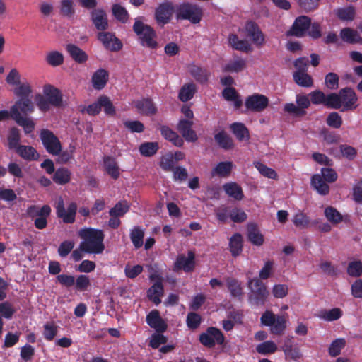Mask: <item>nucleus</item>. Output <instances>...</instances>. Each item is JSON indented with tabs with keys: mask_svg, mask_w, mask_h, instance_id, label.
Wrapping results in <instances>:
<instances>
[{
	"mask_svg": "<svg viewBox=\"0 0 362 362\" xmlns=\"http://www.w3.org/2000/svg\"><path fill=\"white\" fill-rule=\"evenodd\" d=\"M78 236L83 239L80 249L89 254H100L105 249L103 243L104 234L103 230L92 228H84L78 231Z\"/></svg>",
	"mask_w": 362,
	"mask_h": 362,
	"instance_id": "obj_1",
	"label": "nucleus"
},
{
	"mask_svg": "<svg viewBox=\"0 0 362 362\" xmlns=\"http://www.w3.org/2000/svg\"><path fill=\"white\" fill-rule=\"evenodd\" d=\"M330 103L332 109L340 110L341 112L352 111L358 107V96L356 92L350 87L341 88L339 93H331Z\"/></svg>",
	"mask_w": 362,
	"mask_h": 362,
	"instance_id": "obj_2",
	"label": "nucleus"
},
{
	"mask_svg": "<svg viewBox=\"0 0 362 362\" xmlns=\"http://www.w3.org/2000/svg\"><path fill=\"white\" fill-rule=\"evenodd\" d=\"M43 93L45 96L38 94L35 97L37 106L40 111L46 112L49 110L50 106L59 107L62 105V94L57 88L46 84L43 87Z\"/></svg>",
	"mask_w": 362,
	"mask_h": 362,
	"instance_id": "obj_3",
	"label": "nucleus"
},
{
	"mask_svg": "<svg viewBox=\"0 0 362 362\" xmlns=\"http://www.w3.org/2000/svg\"><path fill=\"white\" fill-rule=\"evenodd\" d=\"M133 30L139 37V42L141 46L152 49L157 48L158 42L156 40V33L151 26L136 19L133 25Z\"/></svg>",
	"mask_w": 362,
	"mask_h": 362,
	"instance_id": "obj_4",
	"label": "nucleus"
},
{
	"mask_svg": "<svg viewBox=\"0 0 362 362\" xmlns=\"http://www.w3.org/2000/svg\"><path fill=\"white\" fill-rule=\"evenodd\" d=\"M250 293L248 296L249 303L255 306H262L265 304L269 296V291L262 280L255 278L248 281Z\"/></svg>",
	"mask_w": 362,
	"mask_h": 362,
	"instance_id": "obj_5",
	"label": "nucleus"
},
{
	"mask_svg": "<svg viewBox=\"0 0 362 362\" xmlns=\"http://www.w3.org/2000/svg\"><path fill=\"white\" fill-rule=\"evenodd\" d=\"M177 20H188L192 24L199 23L203 16V9L197 4L183 3L175 8Z\"/></svg>",
	"mask_w": 362,
	"mask_h": 362,
	"instance_id": "obj_6",
	"label": "nucleus"
},
{
	"mask_svg": "<svg viewBox=\"0 0 362 362\" xmlns=\"http://www.w3.org/2000/svg\"><path fill=\"white\" fill-rule=\"evenodd\" d=\"M261 323L270 327L272 334L281 335L286 329V320L284 316L274 315L272 311H265L260 318Z\"/></svg>",
	"mask_w": 362,
	"mask_h": 362,
	"instance_id": "obj_7",
	"label": "nucleus"
},
{
	"mask_svg": "<svg viewBox=\"0 0 362 362\" xmlns=\"http://www.w3.org/2000/svg\"><path fill=\"white\" fill-rule=\"evenodd\" d=\"M40 138L43 146L49 154L58 155L62 151L61 142L52 131L47 129H42Z\"/></svg>",
	"mask_w": 362,
	"mask_h": 362,
	"instance_id": "obj_8",
	"label": "nucleus"
},
{
	"mask_svg": "<svg viewBox=\"0 0 362 362\" xmlns=\"http://www.w3.org/2000/svg\"><path fill=\"white\" fill-rule=\"evenodd\" d=\"M149 279L153 282V285L147 290V297L156 305L161 303V297L164 294V286L163 277L157 274L153 273L149 276Z\"/></svg>",
	"mask_w": 362,
	"mask_h": 362,
	"instance_id": "obj_9",
	"label": "nucleus"
},
{
	"mask_svg": "<svg viewBox=\"0 0 362 362\" xmlns=\"http://www.w3.org/2000/svg\"><path fill=\"white\" fill-rule=\"evenodd\" d=\"M225 337L221 331L214 327H210L206 332L199 335L200 342L206 347L212 348L216 344L221 345L224 342Z\"/></svg>",
	"mask_w": 362,
	"mask_h": 362,
	"instance_id": "obj_10",
	"label": "nucleus"
},
{
	"mask_svg": "<svg viewBox=\"0 0 362 362\" xmlns=\"http://www.w3.org/2000/svg\"><path fill=\"white\" fill-rule=\"evenodd\" d=\"M77 204L71 202L69 204L66 211L64 202L62 197H59L56 204V213L57 217L62 218L65 223H73L76 219Z\"/></svg>",
	"mask_w": 362,
	"mask_h": 362,
	"instance_id": "obj_11",
	"label": "nucleus"
},
{
	"mask_svg": "<svg viewBox=\"0 0 362 362\" xmlns=\"http://www.w3.org/2000/svg\"><path fill=\"white\" fill-rule=\"evenodd\" d=\"M104 108V111L107 115H113V104L110 98L105 95H100L98 100L89 105L86 107V112L89 115L95 116Z\"/></svg>",
	"mask_w": 362,
	"mask_h": 362,
	"instance_id": "obj_12",
	"label": "nucleus"
},
{
	"mask_svg": "<svg viewBox=\"0 0 362 362\" xmlns=\"http://www.w3.org/2000/svg\"><path fill=\"white\" fill-rule=\"evenodd\" d=\"M269 105V99L267 96L254 93L248 96L245 102V107L252 112H261Z\"/></svg>",
	"mask_w": 362,
	"mask_h": 362,
	"instance_id": "obj_13",
	"label": "nucleus"
},
{
	"mask_svg": "<svg viewBox=\"0 0 362 362\" xmlns=\"http://www.w3.org/2000/svg\"><path fill=\"white\" fill-rule=\"evenodd\" d=\"M311 25V18L307 16H300L296 18L287 32V35L302 37L305 36L306 32Z\"/></svg>",
	"mask_w": 362,
	"mask_h": 362,
	"instance_id": "obj_14",
	"label": "nucleus"
},
{
	"mask_svg": "<svg viewBox=\"0 0 362 362\" xmlns=\"http://www.w3.org/2000/svg\"><path fill=\"white\" fill-rule=\"evenodd\" d=\"M174 11L172 2L166 1L160 4L155 11V19L158 24L163 25L168 23Z\"/></svg>",
	"mask_w": 362,
	"mask_h": 362,
	"instance_id": "obj_15",
	"label": "nucleus"
},
{
	"mask_svg": "<svg viewBox=\"0 0 362 362\" xmlns=\"http://www.w3.org/2000/svg\"><path fill=\"white\" fill-rule=\"evenodd\" d=\"M195 255L192 251L187 254V257L183 255H179L174 264V270L179 271L182 269L185 272H190L195 267Z\"/></svg>",
	"mask_w": 362,
	"mask_h": 362,
	"instance_id": "obj_16",
	"label": "nucleus"
},
{
	"mask_svg": "<svg viewBox=\"0 0 362 362\" xmlns=\"http://www.w3.org/2000/svg\"><path fill=\"white\" fill-rule=\"evenodd\" d=\"M245 28L247 35L256 45L262 46L264 43V35L257 23L253 21H247Z\"/></svg>",
	"mask_w": 362,
	"mask_h": 362,
	"instance_id": "obj_17",
	"label": "nucleus"
},
{
	"mask_svg": "<svg viewBox=\"0 0 362 362\" xmlns=\"http://www.w3.org/2000/svg\"><path fill=\"white\" fill-rule=\"evenodd\" d=\"M192 121L185 119H180L177 125L178 132L187 142H195L198 139L196 132L192 129Z\"/></svg>",
	"mask_w": 362,
	"mask_h": 362,
	"instance_id": "obj_18",
	"label": "nucleus"
},
{
	"mask_svg": "<svg viewBox=\"0 0 362 362\" xmlns=\"http://www.w3.org/2000/svg\"><path fill=\"white\" fill-rule=\"evenodd\" d=\"M34 111V105L30 98H19L11 108V117H16L18 113L25 115Z\"/></svg>",
	"mask_w": 362,
	"mask_h": 362,
	"instance_id": "obj_19",
	"label": "nucleus"
},
{
	"mask_svg": "<svg viewBox=\"0 0 362 362\" xmlns=\"http://www.w3.org/2000/svg\"><path fill=\"white\" fill-rule=\"evenodd\" d=\"M146 320L147 324L157 332H164L167 329V324L161 318L158 310H151L146 315Z\"/></svg>",
	"mask_w": 362,
	"mask_h": 362,
	"instance_id": "obj_20",
	"label": "nucleus"
},
{
	"mask_svg": "<svg viewBox=\"0 0 362 362\" xmlns=\"http://www.w3.org/2000/svg\"><path fill=\"white\" fill-rule=\"evenodd\" d=\"M109 74L104 69L95 71L91 77L92 86L95 90H100L105 88L108 81Z\"/></svg>",
	"mask_w": 362,
	"mask_h": 362,
	"instance_id": "obj_21",
	"label": "nucleus"
},
{
	"mask_svg": "<svg viewBox=\"0 0 362 362\" xmlns=\"http://www.w3.org/2000/svg\"><path fill=\"white\" fill-rule=\"evenodd\" d=\"M138 112L144 115H153L157 112V107L151 98H143L135 102Z\"/></svg>",
	"mask_w": 362,
	"mask_h": 362,
	"instance_id": "obj_22",
	"label": "nucleus"
},
{
	"mask_svg": "<svg viewBox=\"0 0 362 362\" xmlns=\"http://www.w3.org/2000/svg\"><path fill=\"white\" fill-rule=\"evenodd\" d=\"M91 21L96 29L98 30H105L107 28L108 21L105 11L103 9H94L91 13Z\"/></svg>",
	"mask_w": 362,
	"mask_h": 362,
	"instance_id": "obj_23",
	"label": "nucleus"
},
{
	"mask_svg": "<svg viewBox=\"0 0 362 362\" xmlns=\"http://www.w3.org/2000/svg\"><path fill=\"white\" fill-rule=\"evenodd\" d=\"M160 131L162 136L164 137L166 140L170 141L175 146L181 147L183 146V139L168 126H160Z\"/></svg>",
	"mask_w": 362,
	"mask_h": 362,
	"instance_id": "obj_24",
	"label": "nucleus"
},
{
	"mask_svg": "<svg viewBox=\"0 0 362 362\" xmlns=\"http://www.w3.org/2000/svg\"><path fill=\"white\" fill-rule=\"evenodd\" d=\"M310 102L315 105H323L327 108L332 109V103H330L331 93L325 95L320 90H315L310 93Z\"/></svg>",
	"mask_w": 362,
	"mask_h": 362,
	"instance_id": "obj_25",
	"label": "nucleus"
},
{
	"mask_svg": "<svg viewBox=\"0 0 362 362\" xmlns=\"http://www.w3.org/2000/svg\"><path fill=\"white\" fill-rule=\"evenodd\" d=\"M214 140L217 145L225 151L231 150L234 147L233 139L223 129L214 134Z\"/></svg>",
	"mask_w": 362,
	"mask_h": 362,
	"instance_id": "obj_26",
	"label": "nucleus"
},
{
	"mask_svg": "<svg viewBox=\"0 0 362 362\" xmlns=\"http://www.w3.org/2000/svg\"><path fill=\"white\" fill-rule=\"evenodd\" d=\"M15 151L21 158L27 161L37 160L40 158L38 152L31 146L21 145Z\"/></svg>",
	"mask_w": 362,
	"mask_h": 362,
	"instance_id": "obj_27",
	"label": "nucleus"
},
{
	"mask_svg": "<svg viewBox=\"0 0 362 362\" xmlns=\"http://www.w3.org/2000/svg\"><path fill=\"white\" fill-rule=\"evenodd\" d=\"M66 50L71 59L78 64L85 63L88 59V54L79 47L74 44H68L66 46Z\"/></svg>",
	"mask_w": 362,
	"mask_h": 362,
	"instance_id": "obj_28",
	"label": "nucleus"
},
{
	"mask_svg": "<svg viewBox=\"0 0 362 362\" xmlns=\"http://www.w3.org/2000/svg\"><path fill=\"white\" fill-rule=\"evenodd\" d=\"M189 71L198 83L206 84L208 82L210 72L206 69L193 64L189 66Z\"/></svg>",
	"mask_w": 362,
	"mask_h": 362,
	"instance_id": "obj_29",
	"label": "nucleus"
},
{
	"mask_svg": "<svg viewBox=\"0 0 362 362\" xmlns=\"http://www.w3.org/2000/svg\"><path fill=\"white\" fill-rule=\"evenodd\" d=\"M71 172L65 167L57 168L52 176V180L59 185H65L71 181Z\"/></svg>",
	"mask_w": 362,
	"mask_h": 362,
	"instance_id": "obj_30",
	"label": "nucleus"
},
{
	"mask_svg": "<svg viewBox=\"0 0 362 362\" xmlns=\"http://www.w3.org/2000/svg\"><path fill=\"white\" fill-rule=\"evenodd\" d=\"M243 247V236L240 233L233 234L229 240V250L233 257H236L240 255Z\"/></svg>",
	"mask_w": 362,
	"mask_h": 362,
	"instance_id": "obj_31",
	"label": "nucleus"
},
{
	"mask_svg": "<svg viewBox=\"0 0 362 362\" xmlns=\"http://www.w3.org/2000/svg\"><path fill=\"white\" fill-rule=\"evenodd\" d=\"M247 238L254 245L261 246L264 243V236L259 232L255 223H249L247 226Z\"/></svg>",
	"mask_w": 362,
	"mask_h": 362,
	"instance_id": "obj_32",
	"label": "nucleus"
},
{
	"mask_svg": "<svg viewBox=\"0 0 362 362\" xmlns=\"http://www.w3.org/2000/svg\"><path fill=\"white\" fill-rule=\"evenodd\" d=\"M230 130L239 141H248L250 132L246 126L241 122H234L230 126Z\"/></svg>",
	"mask_w": 362,
	"mask_h": 362,
	"instance_id": "obj_33",
	"label": "nucleus"
},
{
	"mask_svg": "<svg viewBox=\"0 0 362 362\" xmlns=\"http://www.w3.org/2000/svg\"><path fill=\"white\" fill-rule=\"evenodd\" d=\"M229 45L233 49L245 52L252 50L250 43L245 40H240L236 34H230L228 37Z\"/></svg>",
	"mask_w": 362,
	"mask_h": 362,
	"instance_id": "obj_34",
	"label": "nucleus"
},
{
	"mask_svg": "<svg viewBox=\"0 0 362 362\" xmlns=\"http://www.w3.org/2000/svg\"><path fill=\"white\" fill-rule=\"evenodd\" d=\"M226 286L232 297L242 298L243 291L240 281L236 279L228 277L226 279Z\"/></svg>",
	"mask_w": 362,
	"mask_h": 362,
	"instance_id": "obj_35",
	"label": "nucleus"
},
{
	"mask_svg": "<svg viewBox=\"0 0 362 362\" xmlns=\"http://www.w3.org/2000/svg\"><path fill=\"white\" fill-rule=\"evenodd\" d=\"M223 188L225 192L235 200L240 201L244 197L241 187L236 182H229L223 185Z\"/></svg>",
	"mask_w": 362,
	"mask_h": 362,
	"instance_id": "obj_36",
	"label": "nucleus"
},
{
	"mask_svg": "<svg viewBox=\"0 0 362 362\" xmlns=\"http://www.w3.org/2000/svg\"><path fill=\"white\" fill-rule=\"evenodd\" d=\"M233 168V163L231 161H223L218 163L212 170V176L218 175L221 177H228Z\"/></svg>",
	"mask_w": 362,
	"mask_h": 362,
	"instance_id": "obj_37",
	"label": "nucleus"
},
{
	"mask_svg": "<svg viewBox=\"0 0 362 362\" xmlns=\"http://www.w3.org/2000/svg\"><path fill=\"white\" fill-rule=\"evenodd\" d=\"M311 185L321 195H327L329 192V187L320 175L315 174L311 177Z\"/></svg>",
	"mask_w": 362,
	"mask_h": 362,
	"instance_id": "obj_38",
	"label": "nucleus"
},
{
	"mask_svg": "<svg viewBox=\"0 0 362 362\" xmlns=\"http://www.w3.org/2000/svg\"><path fill=\"white\" fill-rule=\"evenodd\" d=\"M246 68V61L242 58L238 57L237 59L230 61L227 63L223 71L225 72L239 73Z\"/></svg>",
	"mask_w": 362,
	"mask_h": 362,
	"instance_id": "obj_39",
	"label": "nucleus"
},
{
	"mask_svg": "<svg viewBox=\"0 0 362 362\" xmlns=\"http://www.w3.org/2000/svg\"><path fill=\"white\" fill-rule=\"evenodd\" d=\"M293 78L299 86L309 88L313 86V79L307 72H293Z\"/></svg>",
	"mask_w": 362,
	"mask_h": 362,
	"instance_id": "obj_40",
	"label": "nucleus"
},
{
	"mask_svg": "<svg viewBox=\"0 0 362 362\" xmlns=\"http://www.w3.org/2000/svg\"><path fill=\"white\" fill-rule=\"evenodd\" d=\"M343 315L342 310L339 308H334L330 310H322L318 314V317L327 322H332L339 319Z\"/></svg>",
	"mask_w": 362,
	"mask_h": 362,
	"instance_id": "obj_41",
	"label": "nucleus"
},
{
	"mask_svg": "<svg viewBox=\"0 0 362 362\" xmlns=\"http://www.w3.org/2000/svg\"><path fill=\"white\" fill-rule=\"evenodd\" d=\"M196 91V86L194 83L185 84L180 90L178 98L182 102H187L194 97Z\"/></svg>",
	"mask_w": 362,
	"mask_h": 362,
	"instance_id": "obj_42",
	"label": "nucleus"
},
{
	"mask_svg": "<svg viewBox=\"0 0 362 362\" xmlns=\"http://www.w3.org/2000/svg\"><path fill=\"white\" fill-rule=\"evenodd\" d=\"M334 13L340 20L351 21L355 18L356 9L353 6H349L345 8H339L334 10Z\"/></svg>",
	"mask_w": 362,
	"mask_h": 362,
	"instance_id": "obj_43",
	"label": "nucleus"
},
{
	"mask_svg": "<svg viewBox=\"0 0 362 362\" xmlns=\"http://www.w3.org/2000/svg\"><path fill=\"white\" fill-rule=\"evenodd\" d=\"M12 118L19 126L23 128L26 134L33 132L35 129V123L32 119L23 117L20 113H18L16 117H13Z\"/></svg>",
	"mask_w": 362,
	"mask_h": 362,
	"instance_id": "obj_44",
	"label": "nucleus"
},
{
	"mask_svg": "<svg viewBox=\"0 0 362 362\" xmlns=\"http://www.w3.org/2000/svg\"><path fill=\"white\" fill-rule=\"evenodd\" d=\"M144 231L139 227H134L130 233V239L135 248H140L144 244Z\"/></svg>",
	"mask_w": 362,
	"mask_h": 362,
	"instance_id": "obj_45",
	"label": "nucleus"
},
{
	"mask_svg": "<svg viewBox=\"0 0 362 362\" xmlns=\"http://www.w3.org/2000/svg\"><path fill=\"white\" fill-rule=\"evenodd\" d=\"M7 140L9 148L16 150L21 146L19 144L21 141L20 130L16 127H11L9 129Z\"/></svg>",
	"mask_w": 362,
	"mask_h": 362,
	"instance_id": "obj_46",
	"label": "nucleus"
},
{
	"mask_svg": "<svg viewBox=\"0 0 362 362\" xmlns=\"http://www.w3.org/2000/svg\"><path fill=\"white\" fill-rule=\"evenodd\" d=\"M159 149L158 142H144L139 146L140 153L146 157L155 155Z\"/></svg>",
	"mask_w": 362,
	"mask_h": 362,
	"instance_id": "obj_47",
	"label": "nucleus"
},
{
	"mask_svg": "<svg viewBox=\"0 0 362 362\" xmlns=\"http://www.w3.org/2000/svg\"><path fill=\"white\" fill-rule=\"evenodd\" d=\"M324 214L326 218L332 224H338L343 220L342 215L333 206L326 207Z\"/></svg>",
	"mask_w": 362,
	"mask_h": 362,
	"instance_id": "obj_48",
	"label": "nucleus"
},
{
	"mask_svg": "<svg viewBox=\"0 0 362 362\" xmlns=\"http://www.w3.org/2000/svg\"><path fill=\"white\" fill-rule=\"evenodd\" d=\"M253 164L259 173L264 177L274 180L277 178V173L274 169L267 167L266 165L259 161L254 162Z\"/></svg>",
	"mask_w": 362,
	"mask_h": 362,
	"instance_id": "obj_49",
	"label": "nucleus"
},
{
	"mask_svg": "<svg viewBox=\"0 0 362 362\" xmlns=\"http://www.w3.org/2000/svg\"><path fill=\"white\" fill-rule=\"evenodd\" d=\"M346 346V341L344 339L339 338L334 340L329 347V354L332 357H336L341 354V350Z\"/></svg>",
	"mask_w": 362,
	"mask_h": 362,
	"instance_id": "obj_50",
	"label": "nucleus"
},
{
	"mask_svg": "<svg viewBox=\"0 0 362 362\" xmlns=\"http://www.w3.org/2000/svg\"><path fill=\"white\" fill-rule=\"evenodd\" d=\"M277 350V346L272 341H266L256 346L257 353L262 355L274 354Z\"/></svg>",
	"mask_w": 362,
	"mask_h": 362,
	"instance_id": "obj_51",
	"label": "nucleus"
},
{
	"mask_svg": "<svg viewBox=\"0 0 362 362\" xmlns=\"http://www.w3.org/2000/svg\"><path fill=\"white\" fill-rule=\"evenodd\" d=\"M33 90L28 83H20L13 90L14 94L19 98H30Z\"/></svg>",
	"mask_w": 362,
	"mask_h": 362,
	"instance_id": "obj_52",
	"label": "nucleus"
},
{
	"mask_svg": "<svg viewBox=\"0 0 362 362\" xmlns=\"http://www.w3.org/2000/svg\"><path fill=\"white\" fill-rule=\"evenodd\" d=\"M326 123L330 127L339 129L343 124V119L338 112H332L327 115Z\"/></svg>",
	"mask_w": 362,
	"mask_h": 362,
	"instance_id": "obj_53",
	"label": "nucleus"
},
{
	"mask_svg": "<svg viewBox=\"0 0 362 362\" xmlns=\"http://www.w3.org/2000/svg\"><path fill=\"white\" fill-rule=\"evenodd\" d=\"M46 62L52 66H58L64 63V56L58 51H52L47 54Z\"/></svg>",
	"mask_w": 362,
	"mask_h": 362,
	"instance_id": "obj_54",
	"label": "nucleus"
},
{
	"mask_svg": "<svg viewBox=\"0 0 362 362\" xmlns=\"http://www.w3.org/2000/svg\"><path fill=\"white\" fill-rule=\"evenodd\" d=\"M75 146L70 144L69 148L62 151L58 154L57 161L62 164L68 163L71 159L74 158V153L75 151Z\"/></svg>",
	"mask_w": 362,
	"mask_h": 362,
	"instance_id": "obj_55",
	"label": "nucleus"
},
{
	"mask_svg": "<svg viewBox=\"0 0 362 362\" xmlns=\"http://www.w3.org/2000/svg\"><path fill=\"white\" fill-rule=\"evenodd\" d=\"M16 310L13 308V305L8 301H4L0 303V316L6 319L10 320L12 318Z\"/></svg>",
	"mask_w": 362,
	"mask_h": 362,
	"instance_id": "obj_56",
	"label": "nucleus"
},
{
	"mask_svg": "<svg viewBox=\"0 0 362 362\" xmlns=\"http://www.w3.org/2000/svg\"><path fill=\"white\" fill-rule=\"evenodd\" d=\"M58 332V327L54 322H47L44 325V338L50 341L54 339Z\"/></svg>",
	"mask_w": 362,
	"mask_h": 362,
	"instance_id": "obj_57",
	"label": "nucleus"
},
{
	"mask_svg": "<svg viewBox=\"0 0 362 362\" xmlns=\"http://www.w3.org/2000/svg\"><path fill=\"white\" fill-rule=\"evenodd\" d=\"M175 164L173 155L172 153L165 154L160 158V166L164 171H173L175 168Z\"/></svg>",
	"mask_w": 362,
	"mask_h": 362,
	"instance_id": "obj_58",
	"label": "nucleus"
},
{
	"mask_svg": "<svg viewBox=\"0 0 362 362\" xmlns=\"http://www.w3.org/2000/svg\"><path fill=\"white\" fill-rule=\"evenodd\" d=\"M98 39L107 49L113 51V34L109 32H100L98 34Z\"/></svg>",
	"mask_w": 362,
	"mask_h": 362,
	"instance_id": "obj_59",
	"label": "nucleus"
},
{
	"mask_svg": "<svg viewBox=\"0 0 362 362\" xmlns=\"http://www.w3.org/2000/svg\"><path fill=\"white\" fill-rule=\"evenodd\" d=\"M60 13L62 16L71 18L74 16L75 10L72 0H62Z\"/></svg>",
	"mask_w": 362,
	"mask_h": 362,
	"instance_id": "obj_60",
	"label": "nucleus"
},
{
	"mask_svg": "<svg viewBox=\"0 0 362 362\" xmlns=\"http://www.w3.org/2000/svg\"><path fill=\"white\" fill-rule=\"evenodd\" d=\"M293 224L300 228H305L310 223V218L303 212L296 214L293 218Z\"/></svg>",
	"mask_w": 362,
	"mask_h": 362,
	"instance_id": "obj_61",
	"label": "nucleus"
},
{
	"mask_svg": "<svg viewBox=\"0 0 362 362\" xmlns=\"http://www.w3.org/2000/svg\"><path fill=\"white\" fill-rule=\"evenodd\" d=\"M229 218L234 223H240L244 222L247 219V215L243 209L234 208L230 210Z\"/></svg>",
	"mask_w": 362,
	"mask_h": 362,
	"instance_id": "obj_62",
	"label": "nucleus"
},
{
	"mask_svg": "<svg viewBox=\"0 0 362 362\" xmlns=\"http://www.w3.org/2000/svg\"><path fill=\"white\" fill-rule=\"evenodd\" d=\"M202 322V317L198 313L191 312L187 314V325L190 329H197Z\"/></svg>",
	"mask_w": 362,
	"mask_h": 362,
	"instance_id": "obj_63",
	"label": "nucleus"
},
{
	"mask_svg": "<svg viewBox=\"0 0 362 362\" xmlns=\"http://www.w3.org/2000/svg\"><path fill=\"white\" fill-rule=\"evenodd\" d=\"M347 273L349 276L358 277L362 274V263L361 261L351 262L347 267Z\"/></svg>",
	"mask_w": 362,
	"mask_h": 362,
	"instance_id": "obj_64",
	"label": "nucleus"
}]
</instances>
